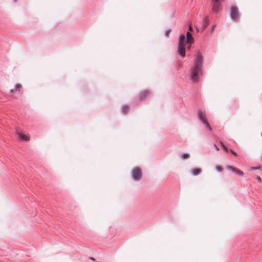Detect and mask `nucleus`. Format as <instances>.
<instances>
[{
	"label": "nucleus",
	"mask_w": 262,
	"mask_h": 262,
	"mask_svg": "<svg viewBox=\"0 0 262 262\" xmlns=\"http://www.w3.org/2000/svg\"><path fill=\"white\" fill-rule=\"evenodd\" d=\"M203 64V57L200 52L198 53L194 60V66L190 71V79L194 82H197L199 80V76L202 74V68Z\"/></svg>",
	"instance_id": "nucleus-1"
},
{
	"label": "nucleus",
	"mask_w": 262,
	"mask_h": 262,
	"mask_svg": "<svg viewBox=\"0 0 262 262\" xmlns=\"http://www.w3.org/2000/svg\"><path fill=\"white\" fill-rule=\"evenodd\" d=\"M185 40V36L184 35H181L180 36L178 51L180 54L184 57L185 55V47L184 41Z\"/></svg>",
	"instance_id": "nucleus-2"
},
{
	"label": "nucleus",
	"mask_w": 262,
	"mask_h": 262,
	"mask_svg": "<svg viewBox=\"0 0 262 262\" xmlns=\"http://www.w3.org/2000/svg\"><path fill=\"white\" fill-rule=\"evenodd\" d=\"M198 117L199 119L203 123H204L206 126V127L209 130H211L212 128L209 125V124L208 122L207 119L206 117V115L205 114H204L202 111H199V114H198Z\"/></svg>",
	"instance_id": "nucleus-3"
},
{
	"label": "nucleus",
	"mask_w": 262,
	"mask_h": 262,
	"mask_svg": "<svg viewBox=\"0 0 262 262\" xmlns=\"http://www.w3.org/2000/svg\"><path fill=\"white\" fill-rule=\"evenodd\" d=\"M198 117L199 119L203 123H204L206 126V127L209 130H211L212 128L209 125V124L208 122L207 119L206 117V115L205 114H204L202 111H199V114H198Z\"/></svg>",
	"instance_id": "nucleus-4"
},
{
	"label": "nucleus",
	"mask_w": 262,
	"mask_h": 262,
	"mask_svg": "<svg viewBox=\"0 0 262 262\" xmlns=\"http://www.w3.org/2000/svg\"><path fill=\"white\" fill-rule=\"evenodd\" d=\"M132 177L136 180H139L142 177L141 169L140 168H136L132 171Z\"/></svg>",
	"instance_id": "nucleus-5"
},
{
	"label": "nucleus",
	"mask_w": 262,
	"mask_h": 262,
	"mask_svg": "<svg viewBox=\"0 0 262 262\" xmlns=\"http://www.w3.org/2000/svg\"><path fill=\"white\" fill-rule=\"evenodd\" d=\"M238 13L239 12L237 8L232 7L231 9L230 13L231 18L234 20H237L238 18Z\"/></svg>",
	"instance_id": "nucleus-6"
},
{
	"label": "nucleus",
	"mask_w": 262,
	"mask_h": 262,
	"mask_svg": "<svg viewBox=\"0 0 262 262\" xmlns=\"http://www.w3.org/2000/svg\"><path fill=\"white\" fill-rule=\"evenodd\" d=\"M227 168L228 170H232L235 171L236 172V173L240 177H242L244 173L242 170H241L234 167H233L232 166H228L227 167Z\"/></svg>",
	"instance_id": "nucleus-7"
},
{
	"label": "nucleus",
	"mask_w": 262,
	"mask_h": 262,
	"mask_svg": "<svg viewBox=\"0 0 262 262\" xmlns=\"http://www.w3.org/2000/svg\"><path fill=\"white\" fill-rule=\"evenodd\" d=\"M150 94V92L147 90H145L142 92L140 95H139V97L141 100H144L147 97H148Z\"/></svg>",
	"instance_id": "nucleus-8"
},
{
	"label": "nucleus",
	"mask_w": 262,
	"mask_h": 262,
	"mask_svg": "<svg viewBox=\"0 0 262 262\" xmlns=\"http://www.w3.org/2000/svg\"><path fill=\"white\" fill-rule=\"evenodd\" d=\"M209 24V18L208 16H206L204 19L202 20V30L204 31L205 28L207 27Z\"/></svg>",
	"instance_id": "nucleus-9"
},
{
	"label": "nucleus",
	"mask_w": 262,
	"mask_h": 262,
	"mask_svg": "<svg viewBox=\"0 0 262 262\" xmlns=\"http://www.w3.org/2000/svg\"><path fill=\"white\" fill-rule=\"evenodd\" d=\"M186 36H187V42L188 43L192 44L193 42V38L190 33V32H188L186 33Z\"/></svg>",
	"instance_id": "nucleus-10"
},
{
	"label": "nucleus",
	"mask_w": 262,
	"mask_h": 262,
	"mask_svg": "<svg viewBox=\"0 0 262 262\" xmlns=\"http://www.w3.org/2000/svg\"><path fill=\"white\" fill-rule=\"evenodd\" d=\"M202 172V169L200 168H195L191 170V173L193 176H197Z\"/></svg>",
	"instance_id": "nucleus-11"
},
{
	"label": "nucleus",
	"mask_w": 262,
	"mask_h": 262,
	"mask_svg": "<svg viewBox=\"0 0 262 262\" xmlns=\"http://www.w3.org/2000/svg\"><path fill=\"white\" fill-rule=\"evenodd\" d=\"M17 135H18L19 138L20 140H25V141L29 140V138L28 136H27L26 135H25L21 133H18Z\"/></svg>",
	"instance_id": "nucleus-12"
},
{
	"label": "nucleus",
	"mask_w": 262,
	"mask_h": 262,
	"mask_svg": "<svg viewBox=\"0 0 262 262\" xmlns=\"http://www.w3.org/2000/svg\"><path fill=\"white\" fill-rule=\"evenodd\" d=\"M22 88V85L20 84H17L15 85L14 89L10 90L11 94H13L14 91H19L21 88Z\"/></svg>",
	"instance_id": "nucleus-13"
},
{
	"label": "nucleus",
	"mask_w": 262,
	"mask_h": 262,
	"mask_svg": "<svg viewBox=\"0 0 262 262\" xmlns=\"http://www.w3.org/2000/svg\"><path fill=\"white\" fill-rule=\"evenodd\" d=\"M129 108L127 105L123 106L122 107V111L124 113H127L129 111Z\"/></svg>",
	"instance_id": "nucleus-14"
},
{
	"label": "nucleus",
	"mask_w": 262,
	"mask_h": 262,
	"mask_svg": "<svg viewBox=\"0 0 262 262\" xmlns=\"http://www.w3.org/2000/svg\"><path fill=\"white\" fill-rule=\"evenodd\" d=\"M215 168L219 172H222L223 170V167L221 165H216Z\"/></svg>",
	"instance_id": "nucleus-15"
},
{
	"label": "nucleus",
	"mask_w": 262,
	"mask_h": 262,
	"mask_svg": "<svg viewBox=\"0 0 262 262\" xmlns=\"http://www.w3.org/2000/svg\"><path fill=\"white\" fill-rule=\"evenodd\" d=\"M189 157V155L188 154H184L182 155V158L183 160H186Z\"/></svg>",
	"instance_id": "nucleus-16"
},
{
	"label": "nucleus",
	"mask_w": 262,
	"mask_h": 262,
	"mask_svg": "<svg viewBox=\"0 0 262 262\" xmlns=\"http://www.w3.org/2000/svg\"><path fill=\"white\" fill-rule=\"evenodd\" d=\"M170 31H171L170 29H169V30L166 31L165 32V35L166 37H168L169 36V34L170 33Z\"/></svg>",
	"instance_id": "nucleus-17"
},
{
	"label": "nucleus",
	"mask_w": 262,
	"mask_h": 262,
	"mask_svg": "<svg viewBox=\"0 0 262 262\" xmlns=\"http://www.w3.org/2000/svg\"><path fill=\"white\" fill-rule=\"evenodd\" d=\"M221 145L223 147V148L226 151H228V149L226 147V146L222 143L221 142Z\"/></svg>",
	"instance_id": "nucleus-18"
},
{
	"label": "nucleus",
	"mask_w": 262,
	"mask_h": 262,
	"mask_svg": "<svg viewBox=\"0 0 262 262\" xmlns=\"http://www.w3.org/2000/svg\"><path fill=\"white\" fill-rule=\"evenodd\" d=\"M251 169L253 170L259 169L260 167H251Z\"/></svg>",
	"instance_id": "nucleus-19"
},
{
	"label": "nucleus",
	"mask_w": 262,
	"mask_h": 262,
	"mask_svg": "<svg viewBox=\"0 0 262 262\" xmlns=\"http://www.w3.org/2000/svg\"><path fill=\"white\" fill-rule=\"evenodd\" d=\"M189 30L190 31V32H192L193 31V29H192V27L191 26V25H189Z\"/></svg>",
	"instance_id": "nucleus-20"
},
{
	"label": "nucleus",
	"mask_w": 262,
	"mask_h": 262,
	"mask_svg": "<svg viewBox=\"0 0 262 262\" xmlns=\"http://www.w3.org/2000/svg\"><path fill=\"white\" fill-rule=\"evenodd\" d=\"M230 151L232 154H233L235 156H236V152H235L233 150L230 149Z\"/></svg>",
	"instance_id": "nucleus-21"
},
{
	"label": "nucleus",
	"mask_w": 262,
	"mask_h": 262,
	"mask_svg": "<svg viewBox=\"0 0 262 262\" xmlns=\"http://www.w3.org/2000/svg\"><path fill=\"white\" fill-rule=\"evenodd\" d=\"M257 180L259 182H261V178L259 176H257Z\"/></svg>",
	"instance_id": "nucleus-22"
},
{
	"label": "nucleus",
	"mask_w": 262,
	"mask_h": 262,
	"mask_svg": "<svg viewBox=\"0 0 262 262\" xmlns=\"http://www.w3.org/2000/svg\"><path fill=\"white\" fill-rule=\"evenodd\" d=\"M215 25H214L212 27V29H211V32H212L213 31V30H214V28H215Z\"/></svg>",
	"instance_id": "nucleus-23"
},
{
	"label": "nucleus",
	"mask_w": 262,
	"mask_h": 262,
	"mask_svg": "<svg viewBox=\"0 0 262 262\" xmlns=\"http://www.w3.org/2000/svg\"><path fill=\"white\" fill-rule=\"evenodd\" d=\"M195 27H196V30L197 32H199V29L197 25H196Z\"/></svg>",
	"instance_id": "nucleus-24"
},
{
	"label": "nucleus",
	"mask_w": 262,
	"mask_h": 262,
	"mask_svg": "<svg viewBox=\"0 0 262 262\" xmlns=\"http://www.w3.org/2000/svg\"><path fill=\"white\" fill-rule=\"evenodd\" d=\"M90 259H92V260H95V258L93 257H90Z\"/></svg>",
	"instance_id": "nucleus-25"
},
{
	"label": "nucleus",
	"mask_w": 262,
	"mask_h": 262,
	"mask_svg": "<svg viewBox=\"0 0 262 262\" xmlns=\"http://www.w3.org/2000/svg\"><path fill=\"white\" fill-rule=\"evenodd\" d=\"M215 147H216L217 150H219V149L218 148V147L216 145H215Z\"/></svg>",
	"instance_id": "nucleus-26"
},
{
	"label": "nucleus",
	"mask_w": 262,
	"mask_h": 262,
	"mask_svg": "<svg viewBox=\"0 0 262 262\" xmlns=\"http://www.w3.org/2000/svg\"><path fill=\"white\" fill-rule=\"evenodd\" d=\"M188 48L190 49V45L189 46H188Z\"/></svg>",
	"instance_id": "nucleus-27"
},
{
	"label": "nucleus",
	"mask_w": 262,
	"mask_h": 262,
	"mask_svg": "<svg viewBox=\"0 0 262 262\" xmlns=\"http://www.w3.org/2000/svg\"><path fill=\"white\" fill-rule=\"evenodd\" d=\"M261 136H262V132H261Z\"/></svg>",
	"instance_id": "nucleus-28"
}]
</instances>
